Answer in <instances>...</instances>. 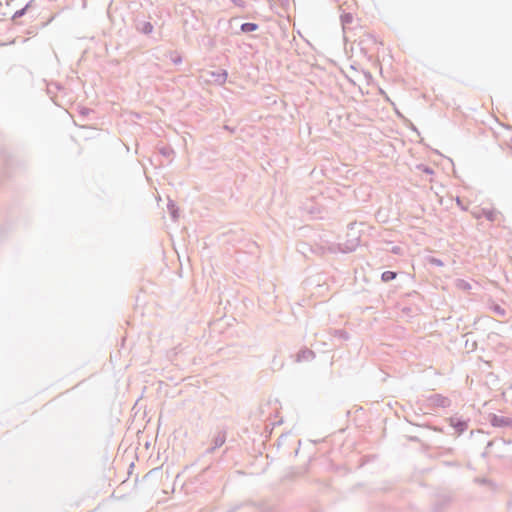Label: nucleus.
I'll use <instances>...</instances> for the list:
<instances>
[{"label":"nucleus","mask_w":512,"mask_h":512,"mask_svg":"<svg viewBox=\"0 0 512 512\" xmlns=\"http://www.w3.org/2000/svg\"><path fill=\"white\" fill-rule=\"evenodd\" d=\"M296 250L300 254H302L306 259H310L312 255L314 256H323L326 252L324 246L314 243H308L305 241H299L296 244Z\"/></svg>","instance_id":"nucleus-1"},{"label":"nucleus","mask_w":512,"mask_h":512,"mask_svg":"<svg viewBox=\"0 0 512 512\" xmlns=\"http://www.w3.org/2000/svg\"><path fill=\"white\" fill-rule=\"evenodd\" d=\"M487 420L491 426L495 428H509L512 430V418L497 415L495 413H489Z\"/></svg>","instance_id":"nucleus-2"},{"label":"nucleus","mask_w":512,"mask_h":512,"mask_svg":"<svg viewBox=\"0 0 512 512\" xmlns=\"http://www.w3.org/2000/svg\"><path fill=\"white\" fill-rule=\"evenodd\" d=\"M227 439V430L225 428H221L217 431V434L212 438L211 447L207 448L204 452V455L212 454L216 449L223 446Z\"/></svg>","instance_id":"nucleus-3"},{"label":"nucleus","mask_w":512,"mask_h":512,"mask_svg":"<svg viewBox=\"0 0 512 512\" xmlns=\"http://www.w3.org/2000/svg\"><path fill=\"white\" fill-rule=\"evenodd\" d=\"M428 405L431 409L434 408H447L451 406V400L442 394H432L427 399Z\"/></svg>","instance_id":"nucleus-4"},{"label":"nucleus","mask_w":512,"mask_h":512,"mask_svg":"<svg viewBox=\"0 0 512 512\" xmlns=\"http://www.w3.org/2000/svg\"><path fill=\"white\" fill-rule=\"evenodd\" d=\"M451 502V497L446 494L438 495L434 503L432 505L433 512H444V510L449 506Z\"/></svg>","instance_id":"nucleus-5"},{"label":"nucleus","mask_w":512,"mask_h":512,"mask_svg":"<svg viewBox=\"0 0 512 512\" xmlns=\"http://www.w3.org/2000/svg\"><path fill=\"white\" fill-rule=\"evenodd\" d=\"M450 426L455 430V433L458 435L463 434L468 428V420H465L461 417H450L449 418Z\"/></svg>","instance_id":"nucleus-6"},{"label":"nucleus","mask_w":512,"mask_h":512,"mask_svg":"<svg viewBox=\"0 0 512 512\" xmlns=\"http://www.w3.org/2000/svg\"><path fill=\"white\" fill-rule=\"evenodd\" d=\"M316 354L308 347H302L296 354L295 362H309L315 358Z\"/></svg>","instance_id":"nucleus-7"},{"label":"nucleus","mask_w":512,"mask_h":512,"mask_svg":"<svg viewBox=\"0 0 512 512\" xmlns=\"http://www.w3.org/2000/svg\"><path fill=\"white\" fill-rule=\"evenodd\" d=\"M359 242H360V239L358 237L354 238V239H349L345 243H339L338 250H339V252L344 253V254L354 252L356 250V248L358 247Z\"/></svg>","instance_id":"nucleus-8"},{"label":"nucleus","mask_w":512,"mask_h":512,"mask_svg":"<svg viewBox=\"0 0 512 512\" xmlns=\"http://www.w3.org/2000/svg\"><path fill=\"white\" fill-rule=\"evenodd\" d=\"M359 66H347L348 71L340 68L341 72L345 75L350 83L353 85L357 84V79L361 77L360 71L358 70Z\"/></svg>","instance_id":"nucleus-9"},{"label":"nucleus","mask_w":512,"mask_h":512,"mask_svg":"<svg viewBox=\"0 0 512 512\" xmlns=\"http://www.w3.org/2000/svg\"><path fill=\"white\" fill-rule=\"evenodd\" d=\"M208 74L210 75V79H206V81L208 82H213V83H216V84H223L225 83V81L227 80V76H228V73L226 70L224 69H221L217 72H208Z\"/></svg>","instance_id":"nucleus-10"},{"label":"nucleus","mask_w":512,"mask_h":512,"mask_svg":"<svg viewBox=\"0 0 512 512\" xmlns=\"http://www.w3.org/2000/svg\"><path fill=\"white\" fill-rule=\"evenodd\" d=\"M167 208H168V212H169L171 218L174 220L177 219L179 216V208L176 205V203L172 200H169V202L167 204Z\"/></svg>","instance_id":"nucleus-11"},{"label":"nucleus","mask_w":512,"mask_h":512,"mask_svg":"<svg viewBox=\"0 0 512 512\" xmlns=\"http://www.w3.org/2000/svg\"><path fill=\"white\" fill-rule=\"evenodd\" d=\"M398 273L395 272V271H384L382 274H381V281L382 282H390L394 279H396Z\"/></svg>","instance_id":"nucleus-12"},{"label":"nucleus","mask_w":512,"mask_h":512,"mask_svg":"<svg viewBox=\"0 0 512 512\" xmlns=\"http://www.w3.org/2000/svg\"><path fill=\"white\" fill-rule=\"evenodd\" d=\"M482 215L486 220L493 222L496 220L497 212L494 209L484 208L482 209Z\"/></svg>","instance_id":"nucleus-13"},{"label":"nucleus","mask_w":512,"mask_h":512,"mask_svg":"<svg viewBox=\"0 0 512 512\" xmlns=\"http://www.w3.org/2000/svg\"><path fill=\"white\" fill-rule=\"evenodd\" d=\"M248 505H251V506H257L259 507L256 503H254L253 501H245V502H241V503H238V504H235L233 505L230 509H228L226 512H236L237 510H239L240 508L244 507V506H248Z\"/></svg>","instance_id":"nucleus-14"},{"label":"nucleus","mask_w":512,"mask_h":512,"mask_svg":"<svg viewBox=\"0 0 512 512\" xmlns=\"http://www.w3.org/2000/svg\"><path fill=\"white\" fill-rule=\"evenodd\" d=\"M159 153L166 157V158H169L171 155L174 154V150L171 146L169 145H165V146H162L159 148Z\"/></svg>","instance_id":"nucleus-15"},{"label":"nucleus","mask_w":512,"mask_h":512,"mask_svg":"<svg viewBox=\"0 0 512 512\" xmlns=\"http://www.w3.org/2000/svg\"><path fill=\"white\" fill-rule=\"evenodd\" d=\"M416 169L419 170L420 172L424 173V174H427V175H432L434 174V169L432 167H430L429 165H426V164H418L416 166Z\"/></svg>","instance_id":"nucleus-16"},{"label":"nucleus","mask_w":512,"mask_h":512,"mask_svg":"<svg viewBox=\"0 0 512 512\" xmlns=\"http://www.w3.org/2000/svg\"><path fill=\"white\" fill-rule=\"evenodd\" d=\"M334 336L340 340H348L350 338L349 333L344 329H336L334 332Z\"/></svg>","instance_id":"nucleus-17"},{"label":"nucleus","mask_w":512,"mask_h":512,"mask_svg":"<svg viewBox=\"0 0 512 512\" xmlns=\"http://www.w3.org/2000/svg\"><path fill=\"white\" fill-rule=\"evenodd\" d=\"M61 85L56 82L48 83L47 84V94L51 95L55 92V90H60Z\"/></svg>","instance_id":"nucleus-18"},{"label":"nucleus","mask_w":512,"mask_h":512,"mask_svg":"<svg viewBox=\"0 0 512 512\" xmlns=\"http://www.w3.org/2000/svg\"><path fill=\"white\" fill-rule=\"evenodd\" d=\"M491 309L494 313H496L499 316L504 317L506 315V310L503 307H501L499 304H493Z\"/></svg>","instance_id":"nucleus-19"},{"label":"nucleus","mask_w":512,"mask_h":512,"mask_svg":"<svg viewBox=\"0 0 512 512\" xmlns=\"http://www.w3.org/2000/svg\"><path fill=\"white\" fill-rule=\"evenodd\" d=\"M241 29L243 32H251L257 29V25L254 23H244Z\"/></svg>","instance_id":"nucleus-20"},{"label":"nucleus","mask_w":512,"mask_h":512,"mask_svg":"<svg viewBox=\"0 0 512 512\" xmlns=\"http://www.w3.org/2000/svg\"><path fill=\"white\" fill-rule=\"evenodd\" d=\"M428 263L433 265V266H437V267L444 266V262L441 259L436 258V257H429L428 258Z\"/></svg>","instance_id":"nucleus-21"},{"label":"nucleus","mask_w":512,"mask_h":512,"mask_svg":"<svg viewBox=\"0 0 512 512\" xmlns=\"http://www.w3.org/2000/svg\"><path fill=\"white\" fill-rule=\"evenodd\" d=\"M360 75H361V77L365 78V80H366L367 84H369V83L371 82V80H372V75H371V73H370L369 71H366V70H363V69H362V70L360 71Z\"/></svg>","instance_id":"nucleus-22"},{"label":"nucleus","mask_w":512,"mask_h":512,"mask_svg":"<svg viewBox=\"0 0 512 512\" xmlns=\"http://www.w3.org/2000/svg\"><path fill=\"white\" fill-rule=\"evenodd\" d=\"M410 424H412L411 421H409ZM413 425H415L413 423ZM417 426H420L419 424H416ZM422 427H426V428H429L433 431H436V432H443V429L441 427H438V426H433V425H430V424H424V425H421Z\"/></svg>","instance_id":"nucleus-23"},{"label":"nucleus","mask_w":512,"mask_h":512,"mask_svg":"<svg viewBox=\"0 0 512 512\" xmlns=\"http://www.w3.org/2000/svg\"><path fill=\"white\" fill-rule=\"evenodd\" d=\"M90 112H93V110L88 107H80L79 108L80 116L86 117L87 115H89Z\"/></svg>","instance_id":"nucleus-24"},{"label":"nucleus","mask_w":512,"mask_h":512,"mask_svg":"<svg viewBox=\"0 0 512 512\" xmlns=\"http://www.w3.org/2000/svg\"><path fill=\"white\" fill-rule=\"evenodd\" d=\"M443 464L447 467H460V463L457 461H444Z\"/></svg>","instance_id":"nucleus-25"},{"label":"nucleus","mask_w":512,"mask_h":512,"mask_svg":"<svg viewBox=\"0 0 512 512\" xmlns=\"http://www.w3.org/2000/svg\"><path fill=\"white\" fill-rule=\"evenodd\" d=\"M390 251L395 255H402V248L400 246H393Z\"/></svg>","instance_id":"nucleus-26"},{"label":"nucleus","mask_w":512,"mask_h":512,"mask_svg":"<svg viewBox=\"0 0 512 512\" xmlns=\"http://www.w3.org/2000/svg\"><path fill=\"white\" fill-rule=\"evenodd\" d=\"M454 448H444L442 452H440V455H451L454 453Z\"/></svg>","instance_id":"nucleus-27"},{"label":"nucleus","mask_w":512,"mask_h":512,"mask_svg":"<svg viewBox=\"0 0 512 512\" xmlns=\"http://www.w3.org/2000/svg\"><path fill=\"white\" fill-rule=\"evenodd\" d=\"M458 286L463 289L471 288L470 284L468 282H466L465 280H460V284Z\"/></svg>","instance_id":"nucleus-28"},{"label":"nucleus","mask_w":512,"mask_h":512,"mask_svg":"<svg viewBox=\"0 0 512 512\" xmlns=\"http://www.w3.org/2000/svg\"><path fill=\"white\" fill-rule=\"evenodd\" d=\"M476 481L483 485L491 484V481L487 478L476 479Z\"/></svg>","instance_id":"nucleus-29"},{"label":"nucleus","mask_w":512,"mask_h":512,"mask_svg":"<svg viewBox=\"0 0 512 512\" xmlns=\"http://www.w3.org/2000/svg\"><path fill=\"white\" fill-rule=\"evenodd\" d=\"M408 440L411 441V442H415V443L420 442V439L417 436H409Z\"/></svg>","instance_id":"nucleus-30"},{"label":"nucleus","mask_w":512,"mask_h":512,"mask_svg":"<svg viewBox=\"0 0 512 512\" xmlns=\"http://www.w3.org/2000/svg\"><path fill=\"white\" fill-rule=\"evenodd\" d=\"M402 312H403L404 314L409 315L410 313H412V308H411V307H404V308L402 309Z\"/></svg>","instance_id":"nucleus-31"},{"label":"nucleus","mask_w":512,"mask_h":512,"mask_svg":"<svg viewBox=\"0 0 512 512\" xmlns=\"http://www.w3.org/2000/svg\"><path fill=\"white\" fill-rule=\"evenodd\" d=\"M409 127L412 131H415L417 134H419L417 127L410 121H409Z\"/></svg>","instance_id":"nucleus-32"},{"label":"nucleus","mask_w":512,"mask_h":512,"mask_svg":"<svg viewBox=\"0 0 512 512\" xmlns=\"http://www.w3.org/2000/svg\"><path fill=\"white\" fill-rule=\"evenodd\" d=\"M406 297H413V296H420V294L417 291L409 292L405 295Z\"/></svg>","instance_id":"nucleus-33"},{"label":"nucleus","mask_w":512,"mask_h":512,"mask_svg":"<svg viewBox=\"0 0 512 512\" xmlns=\"http://www.w3.org/2000/svg\"><path fill=\"white\" fill-rule=\"evenodd\" d=\"M457 205L462 209L466 210V208L463 206V203L459 197H457Z\"/></svg>","instance_id":"nucleus-34"},{"label":"nucleus","mask_w":512,"mask_h":512,"mask_svg":"<svg viewBox=\"0 0 512 512\" xmlns=\"http://www.w3.org/2000/svg\"><path fill=\"white\" fill-rule=\"evenodd\" d=\"M285 435L282 434L279 438H278V446H280V444L282 443V438L284 437Z\"/></svg>","instance_id":"nucleus-35"},{"label":"nucleus","mask_w":512,"mask_h":512,"mask_svg":"<svg viewBox=\"0 0 512 512\" xmlns=\"http://www.w3.org/2000/svg\"><path fill=\"white\" fill-rule=\"evenodd\" d=\"M208 469H209V466H206V467L202 470L201 474H204Z\"/></svg>","instance_id":"nucleus-36"},{"label":"nucleus","mask_w":512,"mask_h":512,"mask_svg":"<svg viewBox=\"0 0 512 512\" xmlns=\"http://www.w3.org/2000/svg\"><path fill=\"white\" fill-rule=\"evenodd\" d=\"M249 67L256 70V69H258L259 66L252 65V66H249Z\"/></svg>","instance_id":"nucleus-37"},{"label":"nucleus","mask_w":512,"mask_h":512,"mask_svg":"<svg viewBox=\"0 0 512 512\" xmlns=\"http://www.w3.org/2000/svg\"><path fill=\"white\" fill-rule=\"evenodd\" d=\"M380 69V72L383 73V65L378 66Z\"/></svg>","instance_id":"nucleus-38"},{"label":"nucleus","mask_w":512,"mask_h":512,"mask_svg":"<svg viewBox=\"0 0 512 512\" xmlns=\"http://www.w3.org/2000/svg\"><path fill=\"white\" fill-rule=\"evenodd\" d=\"M509 141L512 143V134H511V137H510Z\"/></svg>","instance_id":"nucleus-39"},{"label":"nucleus","mask_w":512,"mask_h":512,"mask_svg":"<svg viewBox=\"0 0 512 512\" xmlns=\"http://www.w3.org/2000/svg\"><path fill=\"white\" fill-rule=\"evenodd\" d=\"M316 67H317V68H322V66H320V65H317Z\"/></svg>","instance_id":"nucleus-40"}]
</instances>
